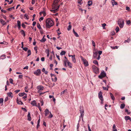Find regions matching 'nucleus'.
Masks as SVG:
<instances>
[{
  "label": "nucleus",
  "mask_w": 131,
  "mask_h": 131,
  "mask_svg": "<svg viewBox=\"0 0 131 131\" xmlns=\"http://www.w3.org/2000/svg\"><path fill=\"white\" fill-rule=\"evenodd\" d=\"M17 102L19 104H23V102L21 101H19L18 100H17Z\"/></svg>",
  "instance_id": "nucleus-40"
},
{
  "label": "nucleus",
  "mask_w": 131,
  "mask_h": 131,
  "mask_svg": "<svg viewBox=\"0 0 131 131\" xmlns=\"http://www.w3.org/2000/svg\"><path fill=\"white\" fill-rule=\"evenodd\" d=\"M130 41V40L129 39H128L127 40H126L125 41V42H126L129 43V42Z\"/></svg>",
  "instance_id": "nucleus-63"
},
{
  "label": "nucleus",
  "mask_w": 131,
  "mask_h": 131,
  "mask_svg": "<svg viewBox=\"0 0 131 131\" xmlns=\"http://www.w3.org/2000/svg\"><path fill=\"white\" fill-rule=\"evenodd\" d=\"M93 63L96 65H97V66H99V64L98 62L96 60H94L93 61Z\"/></svg>",
  "instance_id": "nucleus-26"
},
{
  "label": "nucleus",
  "mask_w": 131,
  "mask_h": 131,
  "mask_svg": "<svg viewBox=\"0 0 131 131\" xmlns=\"http://www.w3.org/2000/svg\"><path fill=\"white\" fill-rule=\"evenodd\" d=\"M37 28L40 30L42 29V28L40 25L39 23H37Z\"/></svg>",
  "instance_id": "nucleus-21"
},
{
  "label": "nucleus",
  "mask_w": 131,
  "mask_h": 131,
  "mask_svg": "<svg viewBox=\"0 0 131 131\" xmlns=\"http://www.w3.org/2000/svg\"><path fill=\"white\" fill-rule=\"evenodd\" d=\"M1 11L3 13H6V11L5 10H4L3 9H2L1 10Z\"/></svg>",
  "instance_id": "nucleus-54"
},
{
  "label": "nucleus",
  "mask_w": 131,
  "mask_h": 131,
  "mask_svg": "<svg viewBox=\"0 0 131 131\" xmlns=\"http://www.w3.org/2000/svg\"><path fill=\"white\" fill-rule=\"evenodd\" d=\"M80 113H84V110L81 107V106H80Z\"/></svg>",
  "instance_id": "nucleus-22"
},
{
  "label": "nucleus",
  "mask_w": 131,
  "mask_h": 131,
  "mask_svg": "<svg viewBox=\"0 0 131 131\" xmlns=\"http://www.w3.org/2000/svg\"><path fill=\"white\" fill-rule=\"evenodd\" d=\"M112 3L113 6H114V5H116L117 4V3L115 1H113L112 2Z\"/></svg>",
  "instance_id": "nucleus-29"
},
{
  "label": "nucleus",
  "mask_w": 131,
  "mask_h": 131,
  "mask_svg": "<svg viewBox=\"0 0 131 131\" xmlns=\"http://www.w3.org/2000/svg\"><path fill=\"white\" fill-rule=\"evenodd\" d=\"M8 100V98L7 97H6L4 101L5 102L7 101Z\"/></svg>",
  "instance_id": "nucleus-58"
},
{
  "label": "nucleus",
  "mask_w": 131,
  "mask_h": 131,
  "mask_svg": "<svg viewBox=\"0 0 131 131\" xmlns=\"http://www.w3.org/2000/svg\"><path fill=\"white\" fill-rule=\"evenodd\" d=\"M6 57L5 55H3L1 56L0 59H4Z\"/></svg>",
  "instance_id": "nucleus-38"
},
{
  "label": "nucleus",
  "mask_w": 131,
  "mask_h": 131,
  "mask_svg": "<svg viewBox=\"0 0 131 131\" xmlns=\"http://www.w3.org/2000/svg\"><path fill=\"white\" fill-rule=\"evenodd\" d=\"M45 36H44L42 38V39L40 40V41L42 42H44L46 41V39L44 38V37Z\"/></svg>",
  "instance_id": "nucleus-20"
},
{
  "label": "nucleus",
  "mask_w": 131,
  "mask_h": 131,
  "mask_svg": "<svg viewBox=\"0 0 131 131\" xmlns=\"http://www.w3.org/2000/svg\"><path fill=\"white\" fill-rule=\"evenodd\" d=\"M48 52L47 53V57H49V50L48 49L47 50Z\"/></svg>",
  "instance_id": "nucleus-59"
},
{
  "label": "nucleus",
  "mask_w": 131,
  "mask_h": 131,
  "mask_svg": "<svg viewBox=\"0 0 131 131\" xmlns=\"http://www.w3.org/2000/svg\"><path fill=\"white\" fill-rule=\"evenodd\" d=\"M92 4V1H89L88 2V4L89 6H91Z\"/></svg>",
  "instance_id": "nucleus-25"
},
{
  "label": "nucleus",
  "mask_w": 131,
  "mask_h": 131,
  "mask_svg": "<svg viewBox=\"0 0 131 131\" xmlns=\"http://www.w3.org/2000/svg\"><path fill=\"white\" fill-rule=\"evenodd\" d=\"M27 120L29 121H30L31 120V118L30 116L28 117Z\"/></svg>",
  "instance_id": "nucleus-52"
},
{
  "label": "nucleus",
  "mask_w": 131,
  "mask_h": 131,
  "mask_svg": "<svg viewBox=\"0 0 131 131\" xmlns=\"http://www.w3.org/2000/svg\"><path fill=\"white\" fill-rule=\"evenodd\" d=\"M68 66L70 68H72V65L71 63L69 61L68 62V63H67Z\"/></svg>",
  "instance_id": "nucleus-16"
},
{
  "label": "nucleus",
  "mask_w": 131,
  "mask_h": 131,
  "mask_svg": "<svg viewBox=\"0 0 131 131\" xmlns=\"http://www.w3.org/2000/svg\"><path fill=\"white\" fill-rule=\"evenodd\" d=\"M82 59L85 66L86 67L88 66L89 65V64L88 62L86 61V60L85 59H83L82 57Z\"/></svg>",
  "instance_id": "nucleus-7"
},
{
  "label": "nucleus",
  "mask_w": 131,
  "mask_h": 131,
  "mask_svg": "<svg viewBox=\"0 0 131 131\" xmlns=\"http://www.w3.org/2000/svg\"><path fill=\"white\" fill-rule=\"evenodd\" d=\"M8 95L10 97H13V93L11 92H9L7 93Z\"/></svg>",
  "instance_id": "nucleus-24"
},
{
  "label": "nucleus",
  "mask_w": 131,
  "mask_h": 131,
  "mask_svg": "<svg viewBox=\"0 0 131 131\" xmlns=\"http://www.w3.org/2000/svg\"><path fill=\"white\" fill-rule=\"evenodd\" d=\"M106 76V74L105 73L103 72L101 73L100 75L99 76V78L100 79H101Z\"/></svg>",
  "instance_id": "nucleus-6"
},
{
  "label": "nucleus",
  "mask_w": 131,
  "mask_h": 131,
  "mask_svg": "<svg viewBox=\"0 0 131 131\" xmlns=\"http://www.w3.org/2000/svg\"><path fill=\"white\" fill-rule=\"evenodd\" d=\"M66 52L64 51H62L60 53V55L61 56L63 55H64L66 53Z\"/></svg>",
  "instance_id": "nucleus-32"
},
{
  "label": "nucleus",
  "mask_w": 131,
  "mask_h": 131,
  "mask_svg": "<svg viewBox=\"0 0 131 131\" xmlns=\"http://www.w3.org/2000/svg\"><path fill=\"white\" fill-rule=\"evenodd\" d=\"M42 14H43L44 16H45L46 15V14L45 11H42L40 13V15L41 16Z\"/></svg>",
  "instance_id": "nucleus-23"
},
{
  "label": "nucleus",
  "mask_w": 131,
  "mask_h": 131,
  "mask_svg": "<svg viewBox=\"0 0 131 131\" xmlns=\"http://www.w3.org/2000/svg\"><path fill=\"white\" fill-rule=\"evenodd\" d=\"M125 119L126 120H129L130 121H131V118H130L128 116H125Z\"/></svg>",
  "instance_id": "nucleus-14"
},
{
  "label": "nucleus",
  "mask_w": 131,
  "mask_h": 131,
  "mask_svg": "<svg viewBox=\"0 0 131 131\" xmlns=\"http://www.w3.org/2000/svg\"><path fill=\"white\" fill-rule=\"evenodd\" d=\"M124 20L123 19H119L118 21V24L120 28H123L124 24Z\"/></svg>",
  "instance_id": "nucleus-3"
},
{
  "label": "nucleus",
  "mask_w": 131,
  "mask_h": 131,
  "mask_svg": "<svg viewBox=\"0 0 131 131\" xmlns=\"http://www.w3.org/2000/svg\"><path fill=\"white\" fill-rule=\"evenodd\" d=\"M69 60L68 59H66L65 60H64V66L65 67L67 66V63H68V62H69Z\"/></svg>",
  "instance_id": "nucleus-12"
},
{
  "label": "nucleus",
  "mask_w": 131,
  "mask_h": 131,
  "mask_svg": "<svg viewBox=\"0 0 131 131\" xmlns=\"http://www.w3.org/2000/svg\"><path fill=\"white\" fill-rule=\"evenodd\" d=\"M0 21L1 23L3 25H4L6 24L5 21L2 19H0Z\"/></svg>",
  "instance_id": "nucleus-17"
},
{
  "label": "nucleus",
  "mask_w": 131,
  "mask_h": 131,
  "mask_svg": "<svg viewBox=\"0 0 131 131\" xmlns=\"http://www.w3.org/2000/svg\"><path fill=\"white\" fill-rule=\"evenodd\" d=\"M71 23L70 22H69V25L68 26V30H70L71 29L72 26L70 24H71Z\"/></svg>",
  "instance_id": "nucleus-19"
},
{
  "label": "nucleus",
  "mask_w": 131,
  "mask_h": 131,
  "mask_svg": "<svg viewBox=\"0 0 131 131\" xmlns=\"http://www.w3.org/2000/svg\"><path fill=\"white\" fill-rule=\"evenodd\" d=\"M45 58L44 57H42L41 58V61H45Z\"/></svg>",
  "instance_id": "nucleus-57"
},
{
  "label": "nucleus",
  "mask_w": 131,
  "mask_h": 131,
  "mask_svg": "<svg viewBox=\"0 0 131 131\" xmlns=\"http://www.w3.org/2000/svg\"><path fill=\"white\" fill-rule=\"evenodd\" d=\"M80 127V125L79 123H78L77 126V131H79V128Z\"/></svg>",
  "instance_id": "nucleus-46"
},
{
  "label": "nucleus",
  "mask_w": 131,
  "mask_h": 131,
  "mask_svg": "<svg viewBox=\"0 0 131 131\" xmlns=\"http://www.w3.org/2000/svg\"><path fill=\"white\" fill-rule=\"evenodd\" d=\"M111 48H112L113 49H117L118 48V47L117 46H115L114 47L111 46Z\"/></svg>",
  "instance_id": "nucleus-39"
},
{
  "label": "nucleus",
  "mask_w": 131,
  "mask_h": 131,
  "mask_svg": "<svg viewBox=\"0 0 131 131\" xmlns=\"http://www.w3.org/2000/svg\"><path fill=\"white\" fill-rule=\"evenodd\" d=\"M17 24L18 26H21L20 22L18 20L17 21Z\"/></svg>",
  "instance_id": "nucleus-41"
},
{
  "label": "nucleus",
  "mask_w": 131,
  "mask_h": 131,
  "mask_svg": "<svg viewBox=\"0 0 131 131\" xmlns=\"http://www.w3.org/2000/svg\"><path fill=\"white\" fill-rule=\"evenodd\" d=\"M56 56L58 59L59 60H60V59L59 58V55H58L57 54H56Z\"/></svg>",
  "instance_id": "nucleus-55"
},
{
  "label": "nucleus",
  "mask_w": 131,
  "mask_h": 131,
  "mask_svg": "<svg viewBox=\"0 0 131 131\" xmlns=\"http://www.w3.org/2000/svg\"><path fill=\"white\" fill-rule=\"evenodd\" d=\"M102 92H101V91L99 93L98 95L99 98L101 101H103V96L102 95Z\"/></svg>",
  "instance_id": "nucleus-8"
},
{
  "label": "nucleus",
  "mask_w": 131,
  "mask_h": 131,
  "mask_svg": "<svg viewBox=\"0 0 131 131\" xmlns=\"http://www.w3.org/2000/svg\"><path fill=\"white\" fill-rule=\"evenodd\" d=\"M20 32L21 33V34L23 35V36L25 37V34L24 31V30H21L20 31Z\"/></svg>",
  "instance_id": "nucleus-15"
},
{
  "label": "nucleus",
  "mask_w": 131,
  "mask_h": 131,
  "mask_svg": "<svg viewBox=\"0 0 131 131\" xmlns=\"http://www.w3.org/2000/svg\"><path fill=\"white\" fill-rule=\"evenodd\" d=\"M31 104L33 106H37L35 100L32 101L31 102Z\"/></svg>",
  "instance_id": "nucleus-11"
},
{
  "label": "nucleus",
  "mask_w": 131,
  "mask_h": 131,
  "mask_svg": "<svg viewBox=\"0 0 131 131\" xmlns=\"http://www.w3.org/2000/svg\"><path fill=\"white\" fill-rule=\"evenodd\" d=\"M110 94L111 97V98L113 100H115V99L113 95V94L111 93H110Z\"/></svg>",
  "instance_id": "nucleus-18"
},
{
  "label": "nucleus",
  "mask_w": 131,
  "mask_h": 131,
  "mask_svg": "<svg viewBox=\"0 0 131 131\" xmlns=\"http://www.w3.org/2000/svg\"><path fill=\"white\" fill-rule=\"evenodd\" d=\"M93 71L95 73H98L99 72V69L95 66L93 65L92 66Z\"/></svg>",
  "instance_id": "nucleus-4"
},
{
  "label": "nucleus",
  "mask_w": 131,
  "mask_h": 131,
  "mask_svg": "<svg viewBox=\"0 0 131 131\" xmlns=\"http://www.w3.org/2000/svg\"><path fill=\"white\" fill-rule=\"evenodd\" d=\"M60 0H54L53 4H58V3L59 2Z\"/></svg>",
  "instance_id": "nucleus-27"
},
{
  "label": "nucleus",
  "mask_w": 131,
  "mask_h": 131,
  "mask_svg": "<svg viewBox=\"0 0 131 131\" xmlns=\"http://www.w3.org/2000/svg\"><path fill=\"white\" fill-rule=\"evenodd\" d=\"M36 24V22L35 21H34L32 23V25L33 26H34Z\"/></svg>",
  "instance_id": "nucleus-64"
},
{
  "label": "nucleus",
  "mask_w": 131,
  "mask_h": 131,
  "mask_svg": "<svg viewBox=\"0 0 131 131\" xmlns=\"http://www.w3.org/2000/svg\"><path fill=\"white\" fill-rule=\"evenodd\" d=\"M46 27L47 28H49L54 25L53 22L50 18H48L46 19Z\"/></svg>",
  "instance_id": "nucleus-1"
},
{
  "label": "nucleus",
  "mask_w": 131,
  "mask_h": 131,
  "mask_svg": "<svg viewBox=\"0 0 131 131\" xmlns=\"http://www.w3.org/2000/svg\"><path fill=\"white\" fill-rule=\"evenodd\" d=\"M126 10H128V11H129L130 10V8L129 7H126Z\"/></svg>",
  "instance_id": "nucleus-56"
},
{
  "label": "nucleus",
  "mask_w": 131,
  "mask_h": 131,
  "mask_svg": "<svg viewBox=\"0 0 131 131\" xmlns=\"http://www.w3.org/2000/svg\"><path fill=\"white\" fill-rule=\"evenodd\" d=\"M23 49L25 51H27L28 50V48L26 47L23 48Z\"/></svg>",
  "instance_id": "nucleus-48"
},
{
  "label": "nucleus",
  "mask_w": 131,
  "mask_h": 131,
  "mask_svg": "<svg viewBox=\"0 0 131 131\" xmlns=\"http://www.w3.org/2000/svg\"><path fill=\"white\" fill-rule=\"evenodd\" d=\"M45 116H47L49 114V111L48 109H46L45 111Z\"/></svg>",
  "instance_id": "nucleus-10"
},
{
  "label": "nucleus",
  "mask_w": 131,
  "mask_h": 131,
  "mask_svg": "<svg viewBox=\"0 0 131 131\" xmlns=\"http://www.w3.org/2000/svg\"><path fill=\"white\" fill-rule=\"evenodd\" d=\"M130 21L129 20L128 21H126V23L128 25L130 24Z\"/></svg>",
  "instance_id": "nucleus-45"
},
{
  "label": "nucleus",
  "mask_w": 131,
  "mask_h": 131,
  "mask_svg": "<svg viewBox=\"0 0 131 131\" xmlns=\"http://www.w3.org/2000/svg\"><path fill=\"white\" fill-rule=\"evenodd\" d=\"M28 66H26L23 68L24 69H28Z\"/></svg>",
  "instance_id": "nucleus-62"
},
{
  "label": "nucleus",
  "mask_w": 131,
  "mask_h": 131,
  "mask_svg": "<svg viewBox=\"0 0 131 131\" xmlns=\"http://www.w3.org/2000/svg\"><path fill=\"white\" fill-rule=\"evenodd\" d=\"M93 53V57H94V58H95V57L97 56V53L96 52H94Z\"/></svg>",
  "instance_id": "nucleus-34"
},
{
  "label": "nucleus",
  "mask_w": 131,
  "mask_h": 131,
  "mask_svg": "<svg viewBox=\"0 0 131 131\" xmlns=\"http://www.w3.org/2000/svg\"><path fill=\"white\" fill-rule=\"evenodd\" d=\"M3 98H1L0 99V104H1L3 103Z\"/></svg>",
  "instance_id": "nucleus-42"
},
{
  "label": "nucleus",
  "mask_w": 131,
  "mask_h": 131,
  "mask_svg": "<svg viewBox=\"0 0 131 131\" xmlns=\"http://www.w3.org/2000/svg\"><path fill=\"white\" fill-rule=\"evenodd\" d=\"M82 0H78V2L80 5H81L82 3Z\"/></svg>",
  "instance_id": "nucleus-33"
},
{
  "label": "nucleus",
  "mask_w": 131,
  "mask_h": 131,
  "mask_svg": "<svg viewBox=\"0 0 131 131\" xmlns=\"http://www.w3.org/2000/svg\"><path fill=\"white\" fill-rule=\"evenodd\" d=\"M60 6V5L58 6V4H53L52 7L53 10H51V11L53 13H55L58 11Z\"/></svg>",
  "instance_id": "nucleus-2"
},
{
  "label": "nucleus",
  "mask_w": 131,
  "mask_h": 131,
  "mask_svg": "<svg viewBox=\"0 0 131 131\" xmlns=\"http://www.w3.org/2000/svg\"><path fill=\"white\" fill-rule=\"evenodd\" d=\"M50 114L49 115V116H48V118H51L53 116V115L51 113V112H50Z\"/></svg>",
  "instance_id": "nucleus-44"
},
{
  "label": "nucleus",
  "mask_w": 131,
  "mask_h": 131,
  "mask_svg": "<svg viewBox=\"0 0 131 131\" xmlns=\"http://www.w3.org/2000/svg\"><path fill=\"white\" fill-rule=\"evenodd\" d=\"M108 87H107V89H106V87H104V86L103 87V89L104 90H107H107H108Z\"/></svg>",
  "instance_id": "nucleus-47"
},
{
  "label": "nucleus",
  "mask_w": 131,
  "mask_h": 131,
  "mask_svg": "<svg viewBox=\"0 0 131 131\" xmlns=\"http://www.w3.org/2000/svg\"><path fill=\"white\" fill-rule=\"evenodd\" d=\"M24 28H25V24L24 23H23L21 25Z\"/></svg>",
  "instance_id": "nucleus-60"
},
{
  "label": "nucleus",
  "mask_w": 131,
  "mask_h": 131,
  "mask_svg": "<svg viewBox=\"0 0 131 131\" xmlns=\"http://www.w3.org/2000/svg\"><path fill=\"white\" fill-rule=\"evenodd\" d=\"M26 94L24 93H20L19 94V95L20 96H24V95H25V94Z\"/></svg>",
  "instance_id": "nucleus-28"
},
{
  "label": "nucleus",
  "mask_w": 131,
  "mask_h": 131,
  "mask_svg": "<svg viewBox=\"0 0 131 131\" xmlns=\"http://www.w3.org/2000/svg\"><path fill=\"white\" fill-rule=\"evenodd\" d=\"M41 70L40 69H38L36 71L34 72V74L36 75H39L41 74Z\"/></svg>",
  "instance_id": "nucleus-9"
},
{
  "label": "nucleus",
  "mask_w": 131,
  "mask_h": 131,
  "mask_svg": "<svg viewBox=\"0 0 131 131\" xmlns=\"http://www.w3.org/2000/svg\"><path fill=\"white\" fill-rule=\"evenodd\" d=\"M119 28L118 26H117L115 29V30L116 32H117L119 31Z\"/></svg>",
  "instance_id": "nucleus-35"
},
{
  "label": "nucleus",
  "mask_w": 131,
  "mask_h": 131,
  "mask_svg": "<svg viewBox=\"0 0 131 131\" xmlns=\"http://www.w3.org/2000/svg\"><path fill=\"white\" fill-rule=\"evenodd\" d=\"M40 103L41 104V106H42L43 104V100H41L40 101Z\"/></svg>",
  "instance_id": "nucleus-50"
},
{
  "label": "nucleus",
  "mask_w": 131,
  "mask_h": 131,
  "mask_svg": "<svg viewBox=\"0 0 131 131\" xmlns=\"http://www.w3.org/2000/svg\"><path fill=\"white\" fill-rule=\"evenodd\" d=\"M84 113H80L81 114V116L82 117V118H83V117L84 115Z\"/></svg>",
  "instance_id": "nucleus-51"
},
{
  "label": "nucleus",
  "mask_w": 131,
  "mask_h": 131,
  "mask_svg": "<svg viewBox=\"0 0 131 131\" xmlns=\"http://www.w3.org/2000/svg\"><path fill=\"white\" fill-rule=\"evenodd\" d=\"M91 41H92V43L93 46L94 47H95V43L94 41L93 40H92Z\"/></svg>",
  "instance_id": "nucleus-37"
},
{
  "label": "nucleus",
  "mask_w": 131,
  "mask_h": 131,
  "mask_svg": "<svg viewBox=\"0 0 131 131\" xmlns=\"http://www.w3.org/2000/svg\"><path fill=\"white\" fill-rule=\"evenodd\" d=\"M74 34V35L76 37H78L79 36V35H78V34H77V33L76 32H75Z\"/></svg>",
  "instance_id": "nucleus-49"
},
{
  "label": "nucleus",
  "mask_w": 131,
  "mask_h": 131,
  "mask_svg": "<svg viewBox=\"0 0 131 131\" xmlns=\"http://www.w3.org/2000/svg\"><path fill=\"white\" fill-rule=\"evenodd\" d=\"M27 52L28 53V56H29L31 54V51L30 50H28V51Z\"/></svg>",
  "instance_id": "nucleus-36"
},
{
  "label": "nucleus",
  "mask_w": 131,
  "mask_h": 131,
  "mask_svg": "<svg viewBox=\"0 0 131 131\" xmlns=\"http://www.w3.org/2000/svg\"><path fill=\"white\" fill-rule=\"evenodd\" d=\"M88 130L89 131H91V130L90 128V127L89 126V125L88 124Z\"/></svg>",
  "instance_id": "nucleus-53"
},
{
  "label": "nucleus",
  "mask_w": 131,
  "mask_h": 131,
  "mask_svg": "<svg viewBox=\"0 0 131 131\" xmlns=\"http://www.w3.org/2000/svg\"><path fill=\"white\" fill-rule=\"evenodd\" d=\"M20 91V90H16L15 91L16 93H17Z\"/></svg>",
  "instance_id": "nucleus-61"
},
{
  "label": "nucleus",
  "mask_w": 131,
  "mask_h": 131,
  "mask_svg": "<svg viewBox=\"0 0 131 131\" xmlns=\"http://www.w3.org/2000/svg\"><path fill=\"white\" fill-rule=\"evenodd\" d=\"M75 55H74V56L72 57V62L74 63H75L76 62V60L75 57Z\"/></svg>",
  "instance_id": "nucleus-13"
},
{
  "label": "nucleus",
  "mask_w": 131,
  "mask_h": 131,
  "mask_svg": "<svg viewBox=\"0 0 131 131\" xmlns=\"http://www.w3.org/2000/svg\"><path fill=\"white\" fill-rule=\"evenodd\" d=\"M37 89L38 90V92H40V91H42L44 89L42 85H38L37 87Z\"/></svg>",
  "instance_id": "nucleus-5"
},
{
  "label": "nucleus",
  "mask_w": 131,
  "mask_h": 131,
  "mask_svg": "<svg viewBox=\"0 0 131 131\" xmlns=\"http://www.w3.org/2000/svg\"><path fill=\"white\" fill-rule=\"evenodd\" d=\"M125 105L124 104H122L121 105L120 108L121 109H123L125 107Z\"/></svg>",
  "instance_id": "nucleus-30"
},
{
  "label": "nucleus",
  "mask_w": 131,
  "mask_h": 131,
  "mask_svg": "<svg viewBox=\"0 0 131 131\" xmlns=\"http://www.w3.org/2000/svg\"><path fill=\"white\" fill-rule=\"evenodd\" d=\"M25 18L27 19H29V17L28 16V15L27 14H25L24 15Z\"/></svg>",
  "instance_id": "nucleus-31"
},
{
  "label": "nucleus",
  "mask_w": 131,
  "mask_h": 131,
  "mask_svg": "<svg viewBox=\"0 0 131 131\" xmlns=\"http://www.w3.org/2000/svg\"><path fill=\"white\" fill-rule=\"evenodd\" d=\"M28 88V87L27 86H26L25 88V92H28V91L27 89Z\"/></svg>",
  "instance_id": "nucleus-43"
}]
</instances>
